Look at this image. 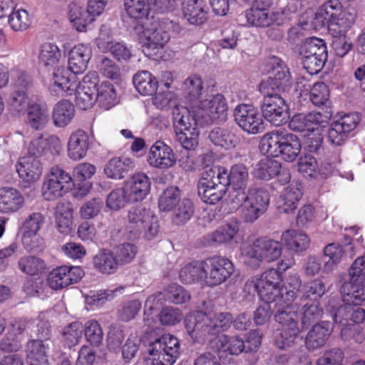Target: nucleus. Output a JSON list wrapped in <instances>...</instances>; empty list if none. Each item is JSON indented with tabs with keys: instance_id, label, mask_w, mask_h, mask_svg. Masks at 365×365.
Masks as SVG:
<instances>
[{
	"instance_id": "13d9d810",
	"label": "nucleus",
	"mask_w": 365,
	"mask_h": 365,
	"mask_svg": "<svg viewBox=\"0 0 365 365\" xmlns=\"http://www.w3.org/2000/svg\"><path fill=\"white\" fill-rule=\"evenodd\" d=\"M8 22L14 31H24L30 26L31 17L26 9H14L9 15Z\"/></svg>"
},
{
	"instance_id": "8fccbe9b",
	"label": "nucleus",
	"mask_w": 365,
	"mask_h": 365,
	"mask_svg": "<svg viewBox=\"0 0 365 365\" xmlns=\"http://www.w3.org/2000/svg\"><path fill=\"white\" fill-rule=\"evenodd\" d=\"M69 19L78 31H86L88 26L94 21V18L83 8L76 4L69 6Z\"/></svg>"
},
{
	"instance_id": "0e129e2a",
	"label": "nucleus",
	"mask_w": 365,
	"mask_h": 365,
	"mask_svg": "<svg viewBox=\"0 0 365 365\" xmlns=\"http://www.w3.org/2000/svg\"><path fill=\"white\" fill-rule=\"evenodd\" d=\"M247 200L266 212L269 205L270 195L269 192L262 187H251L247 191Z\"/></svg>"
},
{
	"instance_id": "2f4dec72",
	"label": "nucleus",
	"mask_w": 365,
	"mask_h": 365,
	"mask_svg": "<svg viewBox=\"0 0 365 365\" xmlns=\"http://www.w3.org/2000/svg\"><path fill=\"white\" fill-rule=\"evenodd\" d=\"M96 170V166L88 163H80L74 168L72 178L74 183H78L80 195H86L91 190L92 184L86 181L93 177Z\"/></svg>"
},
{
	"instance_id": "bf43d9fd",
	"label": "nucleus",
	"mask_w": 365,
	"mask_h": 365,
	"mask_svg": "<svg viewBox=\"0 0 365 365\" xmlns=\"http://www.w3.org/2000/svg\"><path fill=\"white\" fill-rule=\"evenodd\" d=\"M180 198V190L177 187H169L165 189L158 200L160 210L170 211L178 204Z\"/></svg>"
},
{
	"instance_id": "72a5a7b5",
	"label": "nucleus",
	"mask_w": 365,
	"mask_h": 365,
	"mask_svg": "<svg viewBox=\"0 0 365 365\" xmlns=\"http://www.w3.org/2000/svg\"><path fill=\"white\" fill-rule=\"evenodd\" d=\"M77 73H72L69 68L58 69L53 73V86L56 91H61L72 95L78 86Z\"/></svg>"
},
{
	"instance_id": "7c9ffc66",
	"label": "nucleus",
	"mask_w": 365,
	"mask_h": 365,
	"mask_svg": "<svg viewBox=\"0 0 365 365\" xmlns=\"http://www.w3.org/2000/svg\"><path fill=\"white\" fill-rule=\"evenodd\" d=\"M134 163L131 159L125 157H114L104 166L105 175L110 179L121 180L133 170Z\"/></svg>"
},
{
	"instance_id": "39448f33",
	"label": "nucleus",
	"mask_w": 365,
	"mask_h": 365,
	"mask_svg": "<svg viewBox=\"0 0 365 365\" xmlns=\"http://www.w3.org/2000/svg\"><path fill=\"white\" fill-rule=\"evenodd\" d=\"M304 68L311 75L317 74L324 68L328 58L325 41L319 38H310L300 48Z\"/></svg>"
},
{
	"instance_id": "f03ea898",
	"label": "nucleus",
	"mask_w": 365,
	"mask_h": 365,
	"mask_svg": "<svg viewBox=\"0 0 365 365\" xmlns=\"http://www.w3.org/2000/svg\"><path fill=\"white\" fill-rule=\"evenodd\" d=\"M301 143L297 135L283 131H272L263 135L260 151L273 158L281 157L287 162L294 161L301 151Z\"/></svg>"
},
{
	"instance_id": "f3484780",
	"label": "nucleus",
	"mask_w": 365,
	"mask_h": 365,
	"mask_svg": "<svg viewBox=\"0 0 365 365\" xmlns=\"http://www.w3.org/2000/svg\"><path fill=\"white\" fill-rule=\"evenodd\" d=\"M260 284L259 298L269 304L277 300L281 293L280 284L282 281L281 272L277 269H269L258 275Z\"/></svg>"
},
{
	"instance_id": "0eeeda50",
	"label": "nucleus",
	"mask_w": 365,
	"mask_h": 365,
	"mask_svg": "<svg viewBox=\"0 0 365 365\" xmlns=\"http://www.w3.org/2000/svg\"><path fill=\"white\" fill-rule=\"evenodd\" d=\"M227 104L223 95L217 93L209 98L197 102L192 107V115L200 120V123H210L215 120H225L227 117Z\"/></svg>"
},
{
	"instance_id": "b1692460",
	"label": "nucleus",
	"mask_w": 365,
	"mask_h": 365,
	"mask_svg": "<svg viewBox=\"0 0 365 365\" xmlns=\"http://www.w3.org/2000/svg\"><path fill=\"white\" fill-rule=\"evenodd\" d=\"M150 180L147 175L138 173L132 175L125 183L124 187L128 200H143L150 190Z\"/></svg>"
},
{
	"instance_id": "dca6fc26",
	"label": "nucleus",
	"mask_w": 365,
	"mask_h": 365,
	"mask_svg": "<svg viewBox=\"0 0 365 365\" xmlns=\"http://www.w3.org/2000/svg\"><path fill=\"white\" fill-rule=\"evenodd\" d=\"M83 275L84 271L79 266L62 265L50 272L47 282L52 289L60 290L78 282Z\"/></svg>"
},
{
	"instance_id": "aec40b11",
	"label": "nucleus",
	"mask_w": 365,
	"mask_h": 365,
	"mask_svg": "<svg viewBox=\"0 0 365 365\" xmlns=\"http://www.w3.org/2000/svg\"><path fill=\"white\" fill-rule=\"evenodd\" d=\"M330 116L319 112H311L308 114L297 113L293 115L289 122V128L297 132L312 131L325 127Z\"/></svg>"
},
{
	"instance_id": "ea45409f",
	"label": "nucleus",
	"mask_w": 365,
	"mask_h": 365,
	"mask_svg": "<svg viewBox=\"0 0 365 365\" xmlns=\"http://www.w3.org/2000/svg\"><path fill=\"white\" fill-rule=\"evenodd\" d=\"M262 158L253 170V176L259 180H269L276 177L281 168V163L269 157Z\"/></svg>"
},
{
	"instance_id": "c85d7f7f",
	"label": "nucleus",
	"mask_w": 365,
	"mask_h": 365,
	"mask_svg": "<svg viewBox=\"0 0 365 365\" xmlns=\"http://www.w3.org/2000/svg\"><path fill=\"white\" fill-rule=\"evenodd\" d=\"M42 170L40 160L31 156L21 158L16 165L19 177L28 182L37 180L41 177Z\"/></svg>"
},
{
	"instance_id": "58836bf2",
	"label": "nucleus",
	"mask_w": 365,
	"mask_h": 365,
	"mask_svg": "<svg viewBox=\"0 0 365 365\" xmlns=\"http://www.w3.org/2000/svg\"><path fill=\"white\" fill-rule=\"evenodd\" d=\"M204 264V259H202L192 261L184 266L179 273L181 282L185 284L203 282L205 284V267Z\"/></svg>"
},
{
	"instance_id": "e433bc0d",
	"label": "nucleus",
	"mask_w": 365,
	"mask_h": 365,
	"mask_svg": "<svg viewBox=\"0 0 365 365\" xmlns=\"http://www.w3.org/2000/svg\"><path fill=\"white\" fill-rule=\"evenodd\" d=\"M95 269L103 274H112L116 272L119 264L114 254L108 250L103 249L93 259Z\"/></svg>"
},
{
	"instance_id": "473e14b6",
	"label": "nucleus",
	"mask_w": 365,
	"mask_h": 365,
	"mask_svg": "<svg viewBox=\"0 0 365 365\" xmlns=\"http://www.w3.org/2000/svg\"><path fill=\"white\" fill-rule=\"evenodd\" d=\"M88 136L83 130H78L69 138L68 154L70 158L78 160L83 158L88 149Z\"/></svg>"
},
{
	"instance_id": "a18cd8bd",
	"label": "nucleus",
	"mask_w": 365,
	"mask_h": 365,
	"mask_svg": "<svg viewBox=\"0 0 365 365\" xmlns=\"http://www.w3.org/2000/svg\"><path fill=\"white\" fill-rule=\"evenodd\" d=\"M209 138L215 145L226 149L234 148L237 142V137L230 130L219 127L210 132Z\"/></svg>"
},
{
	"instance_id": "5701e85b",
	"label": "nucleus",
	"mask_w": 365,
	"mask_h": 365,
	"mask_svg": "<svg viewBox=\"0 0 365 365\" xmlns=\"http://www.w3.org/2000/svg\"><path fill=\"white\" fill-rule=\"evenodd\" d=\"M148 344L147 351L150 356H153L151 365H174L181 354L180 344H159L157 349Z\"/></svg>"
},
{
	"instance_id": "4468645a",
	"label": "nucleus",
	"mask_w": 365,
	"mask_h": 365,
	"mask_svg": "<svg viewBox=\"0 0 365 365\" xmlns=\"http://www.w3.org/2000/svg\"><path fill=\"white\" fill-rule=\"evenodd\" d=\"M359 122L360 118L357 113L345 114L334 120L328 131L329 142L334 145H342Z\"/></svg>"
},
{
	"instance_id": "9b49d317",
	"label": "nucleus",
	"mask_w": 365,
	"mask_h": 365,
	"mask_svg": "<svg viewBox=\"0 0 365 365\" xmlns=\"http://www.w3.org/2000/svg\"><path fill=\"white\" fill-rule=\"evenodd\" d=\"M318 15L322 18L323 24L328 27L333 37L345 36L349 26L343 18V6L339 0H329L319 9Z\"/></svg>"
},
{
	"instance_id": "774afa93",
	"label": "nucleus",
	"mask_w": 365,
	"mask_h": 365,
	"mask_svg": "<svg viewBox=\"0 0 365 365\" xmlns=\"http://www.w3.org/2000/svg\"><path fill=\"white\" fill-rule=\"evenodd\" d=\"M19 269L24 273L34 276L41 272L45 267L43 260L33 256H26L19 262Z\"/></svg>"
},
{
	"instance_id": "a19ab883",
	"label": "nucleus",
	"mask_w": 365,
	"mask_h": 365,
	"mask_svg": "<svg viewBox=\"0 0 365 365\" xmlns=\"http://www.w3.org/2000/svg\"><path fill=\"white\" fill-rule=\"evenodd\" d=\"M55 220L58 231L68 235L71 233L73 224V210L68 202H61L57 205Z\"/></svg>"
},
{
	"instance_id": "69168bd1",
	"label": "nucleus",
	"mask_w": 365,
	"mask_h": 365,
	"mask_svg": "<svg viewBox=\"0 0 365 365\" xmlns=\"http://www.w3.org/2000/svg\"><path fill=\"white\" fill-rule=\"evenodd\" d=\"M248 176V170L245 165L235 164L228 173L229 185L231 187H247Z\"/></svg>"
},
{
	"instance_id": "412c9836",
	"label": "nucleus",
	"mask_w": 365,
	"mask_h": 365,
	"mask_svg": "<svg viewBox=\"0 0 365 365\" xmlns=\"http://www.w3.org/2000/svg\"><path fill=\"white\" fill-rule=\"evenodd\" d=\"M182 11L190 24L201 26L209 19L210 6L206 0H182Z\"/></svg>"
},
{
	"instance_id": "f8f14e48",
	"label": "nucleus",
	"mask_w": 365,
	"mask_h": 365,
	"mask_svg": "<svg viewBox=\"0 0 365 365\" xmlns=\"http://www.w3.org/2000/svg\"><path fill=\"white\" fill-rule=\"evenodd\" d=\"M282 244L267 237H259L252 244L247 256L255 261V267H259L262 261L272 262L282 255Z\"/></svg>"
},
{
	"instance_id": "e2e57ef3",
	"label": "nucleus",
	"mask_w": 365,
	"mask_h": 365,
	"mask_svg": "<svg viewBox=\"0 0 365 365\" xmlns=\"http://www.w3.org/2000/svg\"><path fill=\"white\" fill-rule=\"evenodd\" d=\"M302 311V329H307L312 323L321 319L323 314V309L318 302L304 304Z\"/></svg>"
},
{
	"instance_id": "393cba45",
	"label": "nucleus",
	"mask_w": 365,
	"mask_h": 365,
	"mask_svg": "<svg viewBox=\"0 0 365 365\" xmlns=\"http://www.w3.org/2000/svg\"><path fill=\"white\" fill-rule=\"evenodd\" d=\"M332 318L334 322L341 324L344 329L355 324L363 322L365 319V310L359 306L344 304L337 307Z\"/></svg>"
},
{
	"instance_id": "a211bd4d",
	"label": "nucleus",
	"mask_w": 365,
	"mask_h": 365,
	"mask_svg": "<svg viewBox=\"0 0 365 365\" xmlns=\"http://www.w3.org/2000/svg\"><path fill=\"white\" fill-rule=\"evenodd\" d=\"M261 109L264 118L274 126L287 122L289 107L282 97H264Z\"/></svg>"
},
{
	"instance_id": "338daca9",
	"label": "nucleus",
	"mask_w": 365,
	"mask_h": 365,
	"mask_svg": "<svg viewBox=\"0 0 365 365\" xmlns=\"http://www.w3.org/2000/svg\"><path fill=\"white\" fill-rule=\"evenodd\" d=\"M239 228L237 225L227 224L218 227L210 235V240L217 244L230 242L234 239Z\"/></svg>"
},
{
	"instance_id": "9d476101",
	"label": "nucleus",
	"mask_w": 365,
	"mask_h": 365,
	"mask_svg": "<svg viewBox=\"0 0 365 365\" xmlns=\"http://www.w3.org/2000/svg\"><path fill=\"white\" fill-rule=\"evenodd\" d=\"M73 183L70 173L58 165L53 166L42 185V196L46 200H55L68 192Z\"/></svg>"
},
{
	"instance_id": "423d86ee",
	"label": "nucleus",
	"mask_w": 365,
	"mask_h": 365,
	"mask_svg": "<svg viewBox=\"0 0 365 365\" xmlns=\"http://www.w3.org/2000/svg\"><path fill=\"white\" fill-rule=\"evenodd\" d=\"M127 217V230L130 233L134 235L143 233L145 238L148 240L158 234V219L150 209L143 207H133L129 210Z\"/></svg>"
},
{
	"instance_id": "4be33fe9",
	"label": "nucleus",
	"mask_w": 365,
	"mask_h": 365,
	"mask_svg": "<svg viewBox=\"0 0 365 365\" xmlns=\"http://www.w3.org/2000/svg\"><path fill=\"white\" fill-rule=\"evenodd\" d=\"M61 149L62 145L58 136L41 135L31 140L28 146V153L29 156L38 158L47 153L58 155Z\"/></svg>"
},
{
	"instance_id": "2eb2a0df",
	"label": "nucleus",
	"mask_w": 365,
	"mask_h": 365,
	"mask_svg": "<svg viewBox=\"0 0 365 365\" xmlns=\"http://www.w3.org/2000/svg\"><path fill=\"white\" fill-rule=\"evenodd\" d=\"M234 115L239 126L248 133L257 134L263 131L262 116L254 106L248 104L238 105L235 109Z\"/></svg>"
},
{
	"instance_id": "f704fd0d",
	"label": "nucleus",
	"mask_w": 365,
	"mask_h": 365,
	"mask_svg": "<svg viewBox=\"0 0 365 365\" xmlns=\"http://www.w3.org/2000/svg\"><path fill=\"white\" fill-rule=\"evenodd\" d=\"M344 304L360 306L365 302L364 283L354 282L352 280L344 282L341 287Z\"/></svg>"
},
{
	"instance_id": "1a4fd4ad",
	"label": "nucleus",
	"mask_w": 365,
	"mask_h": 365,
	"mask_svg": "<svg viewBox=\"0 0 365 365\" xmlns=\"http://www.w3.org/2000/svg\"><path fill=\"white\" fill-rule=\"evenodd\" d=\"M134 30L137 34L143 52L149 58L156 56L160 50L163 49L170 40V35L161 28H148L138 23Z\"/></svg>"
},
{
	"instance_id": "09e8293b",
	"label": "nucleus",
	"mask_w": 365,
	"mask_h": 365,
	"mask_svg": "<svg viewBox=\"0 0 365 365\" xmlns=\"http://www.w3.org/2000/svg\"><path fill=\"white\" fill-rule=\"evenodd\" d=\"M302 287V281L298 274H293L288 276L284 284L280 287L281 293L278 299L291 303L297 299V293Z\"/></svg>"
},
{
	"instance_id": "680f3d73",
	"label": "nucleus",
	"mask_w": 365,
	"mask_h": 365,
	"mask_svg": "<svg viewBox=\"0 0 365 365\" xmlns=\"http://www.w3.org/2000/svg\"><path fill=\"white\" fill-rule=\"evenodd\" d=\"M302 299L317 302L326 292V286L320 279L310 280L302 286Z\"/></svg>"
},
{
	"instance_id": "864d4df0",
	"label": "nucleus",
	"mask_w": 365,
	"mask_h": 365,
	"mask_svg": "<svg viewBox=\"0 0 365 365\" xmlns=\"http://www.w3.org/2000/svg\"><path fill=\"white\" fill-rule=\"evenodd\" d=\"M182 90L185 96L191 104L198 102L203 90L202 81L197 75H191L184 81Z\"/></svg>"
},
{
	"instance_id": "c9c22d12",
	"label": "nucleus",
	"mask_w": 365,
	"mask_h": 365,
	"mask_svg": "<svg viewBox=\"0 0 365 365\" xmlns=\"http://www.w3.org/2000/svg\"><path fill=\"white\" fill-rule=\"evenodd\" d=\"M76 115L74 105L68 100H61L56 103L52 113L55 126L63 128L68 125Z\"/></svg>"
},
{
	"instance_id": "f257e3e1",
	"label": "nucleus",
	"mask_w": 365,
	"mask_h": 365,
	"mask_svg": "<svg viewBox=\"0 0 365 365\" xmlns=\"http://www.w3.org/2000/svg\"><path fill=\"white\" fill-rule=\"evenodd\" d=\"M232 323L236 329L245 330L250 323V317L243 313L233 320L229 312L197 311L186 317L185 328L194 342L200 339L207 340L208 342H230L226 335H220L227 330Z\"/></svg>"
},
{
	"instance_id": "20e7f679",
	"label": "nucleus",
	"mask_w": 365,
	"mask_h": 365,
	"mask_svg": "<svg viewBox=\"0 0 365 365\" xmlns=\"http://www.w3.org/2000/svg\"><path fill=\"white\" fill-rule=\"evenodd\" d=\"M274 302L277 307L274 319L282 327L279 334L282 338L281 342H293L299 333L298 326L299 307L298 304L294 302L286 303L279 299Z\"/></svg>"
},
{
	"instance_id": "603ef678",
	"label": "nucleus",
	"mask_w": 365,
	"mask_h": 365,
	"mask_svg": "<svg viewBox=\"0 0 365 365\" xmlns=\"http://www.w3.org/2000/svg\"><path fill=\"white\" fill-rule=\"evenodd\" d=\"M225 190H221L215 185L207 184L202 181H198L197 183V193L201 200L210 205H214L219 202L224 195Z\"/></svg>"
},
{
	"instance_id": "37998d69",
	"label": "nucleus",
	"mask_w": 365,
	"mask_h": 365,
	"mask_svg": "<svg viewBox=\"0 0 365 365\" xmlns=\"http://www.w3.org/2000/svg\"><path fill=\"white\" fill-rule=\"evenodd\" d=\"M133 84L142 96H152L158 90V82L151 73L142 71L137 73L133 78Z\"/></svg>"
},
{
	"instance_id": "a878e982",
	"label": "nucleus",
	"mask_w": 365,
	"mask_h": 365,
	"mask_svg": "<svg viewBox=\"0 0 365 365\" xmlns=\"http://www.w3.org/2000/svg\"><path fill=\"white\" fill-rule=\"evenodd\" d=\"M23 194L17 189L11 187L0 188V212L11 214L20 210L24 205Z\"/></svg>"
},
{
	"instance_id": "ddd939ff",
	"label": "nucleus",
	"mask_w": 365,
	"mask_h": 365,
	"mask_svg": "<svg viewBox=\"0 0 365 365\" xmlns=\"http://www.w3.org/2000/svg\"><path fill=\"white\" fill-rule=\"evenodd\" d=\"M45 216L39 212L31 213L22 222V243L29 252H35L43 246V238L37 235L45 223Z\"/></svg>"
},
{
	"instance_id": "5fc2aeb1",
	"label": "nucleus",
	"mask_w": 365,
	"mask_h": 365,
	"mask_svg": "<svg viewBox=\"0 0 365 365\" xmlns=\"http://www.w3.org/2000/svg\"><path fill=\"white\" fill-rule=\"evenodd\" d=\"M269 64L272 66L271 70L274 75L270 77L276 80V83L284 89L290 84V73L288 68L281 59L275 56L269 59Z\"/></svg>"
},
{
	"instance_id": "4c0bfd02",
	"label": "nucleus",
	"mask_w": 365,
	"mask_h": 365,
	"mask_svg": "<svg viewBox=\"0 0 365 365\" xmlns=\"http://www.w3.org/2000/svg\"><path fill=\"white\" fill-rule=\"evenodd\" d=\"M303 195L300 183L291 184L286 187L280 196V212L289 213L294 211Z\"/></svg>"
},
{
	"instance_id": "c756f323",
	"label": "nucleus",
	"mask_w": 365,
	"mask_h": 365,
	"mask_svg": "<svg viewBox=\"0 0 365 365\" xmlns=\"http://www.w3.org/2000/svg\"><path fill=\"white\" fill-rule=\"evenodd\" d=\"M215 344L213 347L215 353L217 354L220 360L223 363H230L232 356H237L241 353L256 352L261 344H248L246 346L245 344Z\"/></svg>"
},
{
	"instance_id": "3c124183",
	"label": "nucleus",
	"mask_w": 365,
	"mask_h": 365,
	"mask_svg": "<svg viewBox=\"0 0 365 365\" xmlns=\"http://www.w3.org/2000/svg\"><path fill=\"white\" fill-rule=\"evenodd\" d=\"M96 96L98 97L96 102L101 108L105 110L110 108L114 106L116 98V93L113 85L108 81L103 82L98 86Z\"/></svg>"
},
{
	"instance_id": "de8ad7c7",
	"label": "nucleus",
	"mask_w": 365,
	"mask_h": 365,
	"mask_svg": "<svg viewBox=\"0 0 365 365\" xmlns=\"http://www.w3.org/2000/svg\"><path fill=\"white\" fill-rule=\"evenodd\" d=\"M61 51L58 47L51 42L42 43L38 51V61L46 67H53L59 62Z\"/></svg>"
},
{
	"instance_id": "cd10ccee",
	"label": "nucleus",
	"mask_w": 365,
	"mask_h": 365,
	"mask_svg": "<svg viewBox=\"0 0 365 365\" xmlns=\"http://www.w3.org/2000/svg\"><path fill=\"white\" fill-rule=\"evenodd\" d=\"M91 57L90 47L83 43L76 45L69 52L68 68L73 73H82Z\"/></svg>"
},
{
	"instance_id": "7ed1b4c3",
	"label": "nucleus",
	"mask_w": 365,
	"mask_h": 365,
	"mask_svg": "<svg viewBox=\"0 0 365 365\" xmlns=\"http://www.w3.org/2000/svg\"><path fill=\"white\" fill-rule=\"evenodd\" d=\"M173 128L177 141L187 150H194L198 146L200 120L186 108H173Z\"/></svg>"
},
{
	"instance_id": "052dcab7",
	"label": "nucleus",
	"mask_w": 365,
	"mask_h": 365,
	"mask_svg": "<svg viewBox=\"0 0 365 365\" xmlns=\"http://www.w3.org/2000/svg\"><path fill=\"white\" fill-rule=\"evenodd\" d=\"M44 344H28L26 357L29 365H48Z\"/></svg>"
},
{
	"instance_id": "6e6d98bb",
	"label": "nucleus",
	"mask_w": 365,
	"mask_h": 365,
	"mask_svg": "<svg viewBox=\"0 0 365 365\" xmlns=\"http://www.w3.org/2000/svg\"><path fill=\"white\" fill-rule=\"evenodd\" d=\"M333 329V324L329 322L316 324L308 332L305 342H326L330 337Z\"/></svg>"
},
{
	"instance_id": "c03bdc74",
	"label": "nucleus",
	"mask_w": 365,
	"mask_h": 365,
	"mask_svg": "<svg viewBox=\"0 0 365 365\" xmlns=\"http://www.w3.org/2000/svg\"><path fill=\"white\" fill-rule=\"evenodd\" d=\"M200 181L207 182V184L215 185V187L226 191L229 185L228 173L226 168L221 166H215L210 168L203 173Z\"/></svg>"
},
{
	"instance_id": "6e6552de",
	"label": "nucleus",
	"mask_w": 365,
	"mask_h": 365,
	"mask_svg": "<svg viewBox=\"0 0 365 365\" xmlns=\"http://www.w3.org/2000/svg\"><path fill=\"white\" fill-rule=\"evenodd\" d=\"M205 285L210 287L225 282L234 274L235 267L231 259L225 256L213 255L204 259Z\"/></svg>"
},
{
	"instance_id": "79ce46f5",
	"label": "nucleus",
	"mask_w": 365,
	"mask_h": 365,
	"mask_svg": "<svg viewBox=\"0 0 365 365\" xmlns=\"http://www.w3.org/2000/svg\"><path fill=\"white\" fill-rule=\"evenodd\" d=\"M281 240L288 250L297 252L307 250L310 242L307 235L294 230L284 231L282 234Z\"/></svg>"
},
{
	"instance_id": "bb28decb",
	"label": "nucleus",
	"mask_w": 365,
	"mask_h": 365,
	"mask_svg": "<svg viewBox=\"0 0 365 365\" xmlns=\"http://www.w3.org/2000/svg\"><path fill=\"white\" fill-rule=\"evenodd\" d=\"M283 14L266 9H250L246 11V19L251 25L257 27H269L274 24H279Z\"/></svg>"
},
{
	"instance_id": "4d7b16f0",
	"label": "nucleus",
	"mask_w": 365,
	"mask_h": 365,
	"mask_svg": "<svg viewBox=\"0 0 365 365\" xmlns=\"http://www.w3.org/2000/svg\"><path fill=\"white\" fill-rule=\"evenodd\" d=\"M124 6L126 13L132 19H143L150 12L148 0H124Z\"/></svg>"
},
{
	"instance_id": "49530a36",
	"label": "nucleus",
	"mask_w": 365,
	"mask_h": 365,
	"mask_svg": "<svg viewBox=\"0 0 365 365\" xmlns=\"http://www.w3.org/2000/svg\"><path fill=\"white\" fill-rule=\"evenodd\" d=\"M49 120V115L46 108L34 103L28 108L27 123L35 130L43 129Z\"/></svg>"
},
{
	"instance_id": "6ab92c4d",
	"label": "nucleus",
	"mask_w": 365,
	"mask_h": 365,
	"mask_svg": "<svg viewBox=\"0 0 365 365\" xmlns=\"http://www.w3.org/2000/svg\"><path fill=\"white\" fill-rule=\"evenodd\" d=\"M177 157L173 150L162 140H157L150 148L148 163L153 168L167 170L173 167Z\"/></svg>"
}]
</instances>
